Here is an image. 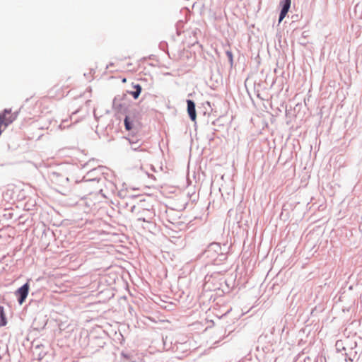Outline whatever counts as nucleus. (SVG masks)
Segmentation results:
<instances>
[{
	"label": "nucleus",
	"instance_id": "f257e3e1",
	"mask_svg": "<svg viewBox=\"0 0 362 362\" xmlns=\"http://www.w3.org/2000/svg\"><path fill=\"white\" fill-rule=\"evenodd\" d=\"M108 170L103 166H98V168H93L88 171L87 174L83 177V180L80 182H76L78 185V188L80 189H85L86 194L81 196L82 199L88 198L91 199V197L97 195L98 198L105 199L107 196L103 192V189L99 188L96 192H93L89 190L90 185L91 183L96 182L97 184H105L106 182L105 175H107ZM98 202L100 199H98Z\"/></svg>",
	"mask_w": 362,
	"mask_h": 362
},
{
	"label": "nucleus",
	"instance_id": "f03ea898",
	"mask_svg": "<svg viewBox=\"0 0 362 362\" xmlns=\"http://www.w3.org/2000/svg\"><path fill=\"white\" fill-rule=\"evenodd\" d=\"M230 246L226 243L222 246L219 243H210L202 255L213 264L219 265L228 259Z\"/></svg>",
	"mask_w": 362,
	"mask_h": 362
},
{
	"label": "nucleus",
	"instance_id": "7ed1b4c3",
	"mask_svg": "<svg viewBox=\"0 0 362 362\" xmlns=\"http://www.w3.org/2000/svg\"><path fill=\"white\" fill-rule=\"evenodd\" d=\"M218 274L214 273L211 275H206L204 277V282L203 284V290L205 291H212L219 290L221 286V281H223V279H218Z\"/></svg>",
	"mask_w": 362,
	"mask_h": 362
},
{
	"label": "nucleus",
	"instance_id": "20e7f679",
	"mask_svg": "<svg viewBox=\"0 0 362 362\" xmlns=\"http://www.w3.org/2000/svg\"><path fill=\"white\" fill-rule=\"evenodd\" d=\"M49 177L52 182L61 187H67L69 182V177L67 173L60 169L51 171L49 173Z\"/></svg>",
	"mask_w": 362,
	"mask_h": 362
},
{
	"label": "nucleus",
	"instance_id": "39448f33",
	"mask_svg": "<svg viewBox=\"0 0 362 362\" xmlns=\"http://www.w3.org/2000/svg\"><path fill=\"white\" fill-rule=\"evenodd\" d=\"M30 291L29 281L19 287L14 293L19 305H22L26 300Z\"/></svg>",
	"mask_w": 362,
	"mask_h": 362
},
{
	"label": "nucleus",
	"instance_id": "423d86ee",
	"mask_svg": "<svg viewBox=\"0 0 362 362\" xmlns=\"http://www.w3.org/2000/svg\"><path fill=\"white\" fill-rule=\"evenodd\" d=\"M140 116L139 112H129L124 119L126 130L129 131L134 128V124L139 123Z\"/></svg>",
	"mask_w": 362,
	"mask_h": 362
},
{
	"label": "nucleus",
	"instance_id": "0eeeda50",
	"mask_svg": "<svg viewBox=\"0 0 362 362\" xmlns=\"http://www.w3.org/2000/svg\"><path fill=\"white\" fill-rule=\"evenodd\" d=\"M187 111L190 119L195 122L197 119L196 105L192 100H187Z\"/></svg>",
	"mask_w": 362,
	"mask_h": 362
},
{
	"label": "nucleus",
	"instance_id": "6e6552de",
	"mask_svg": "<svg viewBox=\"0 0 362 362\" xmlns=\"http://www.w3.org/2000/svg\"><path fill=\"white\" fill-rule=\"evenodd\" d=\"M281 4H282V8H281L280 16H279V23L281 22L282 20L286 16L288 10H289V8L291 6V0H284V1Z\"/></svg>",
	"mask_w": 362,
	"mask_h": 362
},
{
	"label": "nucleus",
	"instance_id": "1a4fd4ad",
	"mask_svg": "<svg viewBox=\"0 0 362 362\" xmlns=\"http://www.w3.org/2000/svg\"><path fill=\"white\" fill-rule=\"evenodd\" d=\"M245 93L247 95V96L252 101V103L255 104L254 99L252 98V94L257 98H259L262 100H268L269 95L267 94V92H245Z\"/></svg>",
	"mask_w": 362,
	"mask_h": 362
},
{
	"label": "nucleus",
	"instance_id": "9d476101",
	"mask_svg": "<svg viewBox=\"0 0 362 362\" xmlns=\"http://www.w3.org/2000/svg\"><path fill=\"white\" fill-rule=\"evenodd\" d=\"M131 149L134 151H139L144 153H146V149L141 147V144L139 143V140L132 142Z\"/></svg>",
	"mask_w": 362,
	"mask_h": 362
},
{
	"label": "nucleus",
	"instance_id": "9b49d317",
	"mask_svg": "<svg viewBox=\"0 0 362 362\" xmlns=\"http://www.w3.org/2000/svg\"><path fill=\"white\" fill-rule=\"evenodd\" d=\"M142 214H148V216H139L138 218V220L139 221H144V222H150V220L153 217V213L151 212L150 210H148V209H142V211H141Z\"/></svg>",
	"mask_w": 362,
	"mask_h": 362
},
{
	"label": "nucleus",
	"instance_id": "f8f14e48",
	"mask_svg": "<svg viewBox=\"0 0 362 362\" xmlns=\"http://www.w3.org/2000/svg\"><path fill=\"white\" fill-rule=\"evenodd\" d=\"M7 320L4 313V308L3 306H0V327L5 326Z\"/></svg>",
	"mask_w": 362,
	"mask_h": 362
},
{
	"label": "nucleus",
	"instance_id": "ddd939ff",
	"mask_svg": "<svg viewBox=\"0 0 362 362\" xmlns=\"http://www.w3.org/2000/svg\"><path fill=\"white\" fill-rule=\"evenodd\" d=\"M335 346L337 352L346 351V348L344 346L343 341L341 340H337L335 344Z\"/></svg>",
	"mask_w": 362,
	"mask_h": 362
},
{
	"label": "nucleus",
	"instance_id": "4468645a",
	"mask_svg": "<svg viewBox=\"0 0 362 362\" xmlns=\"http://www.w3.org/2000/svg\"><path fill=\"white\" fill-rule=\"evenodd\" d=\"M99 185H100V186L105 185L107 188L110 189V190L112 192H114L115 189H116L115 185L112 182L108 181L107 179H106V182H105V184H99Z\"/></svg>",
	"mask_w": 362,
	"mask_h": 362
},
{
	"label": "nucleus",
	"instance_id": "2eb2a0df",
	"mask_svg": "<svg viewBox=\"0 0 362 362\" xmlns=\"http://www.w3.org/2000/svg\"><path fill=\"white\" fill-rule=\"evenodd\" d=\"M121 356L124 359H126L127 361H129V362H134V361L132 360V358L133 357V355L132 353L122 351L121 353Z\"/></svg>",
	"mask_w": 362,
	"mask_h": 362
},
{
	"label": "nucleus",
	"instance_id": "dca6fc26",
	"mask_svg": "<svg viewBox=\"0 0 362 362\" xmlns=\"http://www.w3.org/2000/svg\"><path fill=\"white\" fill-rule=\"evenodd\" d=\"M39 304L42 305H43L42 301V300H35L32 299L29 302V306H33V305H39Z\"/></svg>",
	"mask_w": 362,
	"mask_h": 362
},
{
	"label": "nucleus",
	"instance_id": "f3484780",
	"mask_svg": "<svg viewBox=\"0 0 362 362\" xmlns=\"http://www.w3.org/2000/svg\"><path fill=\"white\" fill-rule=\"evenodd\" d=\"M128 93L131 94L134 99L136 100L139 98V95L141 92H127Z\"/></svg>",
	"mask_w": 362,
	"mask_h": 362
},
{
	"label": "nucleus",
	"instance_id": "a211bd4d",
	"mask_svg": "<svg viewBox=\"0 0 362 362\" xmlns=\"http://www.w3.org/2000/svg\"><path fill=\"white\" fill-rule=\"evenodd\" d=\"M269 97L271 99V105L273 106L276 98L278 97V93L276 92L275 94L271 95Z\"/></svg>",
	"mask_w": 362,
	"mask_h": 362
},
{
	"label": "nucleus",
	"instance_id": "6ab92c4d",
	"mask_svg": "<svg viewBox=\"0 0 362 362\" xmlns=\"http://www.w3.org/2000/svg\"><path fill=\"white\" fill-rule=\"evenodd\" d=\"M117 98L115 97L112 101V105L114 108H119L121 107V104L117 103Z\"/></svg>",
	"mask_w": 362,
	"mask_h": 362
},
{
	"label": "nucleus",
	"instance_id": "aec40b11",
	"mask_svg": "<svg viewBox=\"0 0 362 362\" xmlns=\"http://www.w3.org/2000/svg\"><path fill=\"white\" fill-rule=\"evenodd\" d=\"M127 140L129 141L130 145H132V141H136L138 139L134 136H132V137L127 138Z\"/></svg>",
	"mask_w": 362,
	"mask_h": 362
},
{
	"label": "nucleus",
	"instance_id": "412c9836",
	"mask_svg": "<svg viewBox=\"0 0 362 362\" xmlns=\"http://www.w3.org/2000/svg\"><path fill=\"white\" fill-rule=\"evenodd\" d=\"M95 339L100 341V345L99 346L100 347H103L104 344H105V342L103 341L100 339L95 338Z\"/></svg>",
	"mask_w": 362,
	"mask_h": 362
},
{
	"label": "nucleus",
	"instance_id": "4be33fe9",
	"mask_svg": "<svg viewBox=\"0 0 362 362\" xmlns=\"http://www.w3.org/2000/svg\"><path fill=\"white\" fill-rule=\"evenodd\" d=\"M213 135H214V133H213V132H212L211 134H208V135H207V138H208V139H209L210 141H212V140H214V136H213Z\"/></svg>",
	"mask_w": 362,
	"mask_h": 362
},
{
	"label": "nucleus",
	"instance_id": "5701e85b",
	"mask_svg": "<svg viewBox=\"0 0 362 362\" xmlns=\"http://www.w3.org/2000/svg\"><path fill=\"white\" fill-rule=\"evenodd\" d=\"M66 122V120L62 121V124H60V127H63V128H65L66 127H69L68 125L66 126V124H65Z\"/></svg>",
	"mask_w": 362,
	"mask_h": 362
},
{
	"label": "nucleus",
	"instance_id": "b1692460",
	"mask_svg": "<svg viewBox=\"0 0 362 362\" xmlns=\"http://www.w3.org/2000/svg\"><path fill=\"white\" fill-rule=\"evenodd\" d=\"M344 355L346 356V361H347L348 360L352 361V359L350 357H348V354L346 353H345Z\"/></svg>",
	"mask_w": 362,
	"mask_h": 362
},
{
	"label": "nucleus",
	"instance_id": "393cba45",
	"mask_svg": "<svg viewBox=\"0 0 362 362\" xmlns=\"http://www.w3.org/2000/svg\"><path fill=\"white\" fill-rule=\"evenodd\" d=\"M136 209V206H135V205H133V206L131 207L130 211H131L132 212H134V209Z\"/></svg>",
	"mask_w": 362,
	"mask_h": 362
},
{
	"label": "nucleus",
	"instance_id": "a878e982",
	"mask_svg": "<svg viewBox=\"0 0 362 362\" xmlns=\"http://www.w3.org/2000/svg\"><path fill=\"white\" fill-rule=\"evenodd\" d=\"M94 117H95V118H97V116H96V114H95V111H94Z\"/></svg>",
	"mask_w": 362,
	"mask_h": 362
}]
</instances>
